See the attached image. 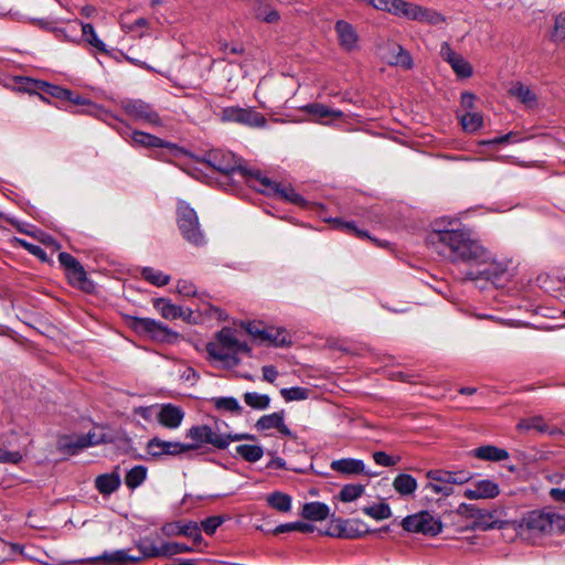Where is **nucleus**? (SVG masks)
Listing matches in <instances>:
<instances>
[{
  "instance_id": "1",
  "label": "nucleus",
  "mask_w": 565,
  "mask_h": 565,
  "mask_svg": "<svg viewBox=\"0 0 565 565\" xmlns=\"http://www.w3.org/2000/svg\"><path fill=\"white\" fill-rule=\"evenodd\" d=\"M455 221H436L427 235V244L451 263H484L487 249L466 227H454Z\"/></svg>"
},
{
  "instance_id": "2",
  "label": "nucleus",
  "mask_w": 565,
  "mask_h": 565,
  "mask_svg": "<svg viewBox=\"0 0 565 565\" xmlns=\"http://www.w3.org/2000/svg\"><path fill=\"white\" fill-rule=\"evenodd\" d=\"M206 352L211 360L223 367L233 369L241 363L239 353L249 354L250 348L236 338L234 330L223 328L216 333L215 340L206 344Z\"/></svg>"
},
{
  "instance_id": "3",
  "label": "nucleus",
  "mask_w": 565,
  "mask_h": 565,
  "mask_svg": "<svg viewBox=\"0 0 565 565\" xmlns=\"http://www.w3.org/2000/svg\"><path fill=\"white\" fill-rule=\"evenodd\" d=\"M136 547L140 552V556H130L124 550L115 552H105L100 556L90 559L92 563L102 562L104 565H125L128 563L138 564L145 558L162 557V543L158 544L157 540L151 536L140 537L136 542Z\"/></svg>"
},
{
  "instance_id": "4",
  "label": "nucleus",
  "mask_w": 565,
  "mask_h": 565,
  "mask_svg": "<svg viewBox=\"0 0 565 565\" xmlns=\"http://www.w3.org/2000/svg\"><path fill=\"white\" fill-rule=\"evenodd\" d=\"M204 162L210 167L222 173L225 179H230L233 173L241 174L249 186L255 181V175L258 171L248 170L241 166L239 159L231 151L221 149H213L205 153Z\"/></svg>"
},
{
  "instance_id": "5",
  "label": "nucleus",
  "mask_w": 565,
  "mask_h": 565,
  "mask_svg": "<svg viewBox=\"0 0 565 565\" xmlns=\"http://www.w3.org/2000/svg\"><path fill=\"white\" fill-rule=\"evenodd\" d=\"M177 224L182 237L191 245L203 246L206 243L199 216L193 207L184 201L177 206Z\"/></svg>"
},
{
  "instance_id": "6",
  "label": "nucleus",
  "mask_w": 565,
  "mask_h": 565,
  "mask_svg": "<svg viewBox=\"0 0 565 565\" xmlns=\"http://www.w3.org/2000/svg\"><path fill=\"white\" fill-rule=\"evenodd\" d=\"M254 175L255 181L252 188H254L255 190L267 195L278 196L297 206L307 205V201L305 200V198L297 193L290 184L274 182L269 178L263 175L260 172H257V174Z\"/></svg>"
},
{
  "instance_id": "7",
  "label": "nucleus",
  "mask_w": 565,
  "mask_h": 565,
  "mask_svg": "<svg viewBox=\"0 0 565 565\" xmlns=\"http://www.w3.org/2000/svg\"><path fill=\"white\" fill-rule=\"evenodd\" d=\"M119 105L122 111L136 122L150 127H161L163 125L153 106L142 99L124 98Z\"/></svg>"
},
{
  "instance_id": "8",
  "label": "nucleus",
  "mask_w": 565,
  "mask_h": 565,
  "mask_svg": "<svg viewBox=\"0 0 565 565\" xmlns=\"http://www.w3.org/2000/svg\"><path fill=\"white\" fill-rule=\"evenodd\" d=\"M402 526L405 531L420 533L428 536H436L443 530L439 519H436L427 511H422L403 519Z\"/></svg>"
},
{
  "instance_id": "9",
  "label": "nucleus",
  "mask_w": 565,
  "mask_h": 565,
  "mask_svg": "<svg viewBox=\"0 0 565 565\" xmlns=\"http://www.w3.org/2000/svg\"><path fill=\"white\" fill-rule=\"evenodd\" d=\"M375 532V530H370L367 525L359 519H337L331 522L327 534L339 539L355 540L361 539L369 533Z\"/></svg>"
},
{
  "instance_id": "10",
  "label": "nucleus",
  "mask_w": 565,
  "mask_h": 565,
  "mask_svg": "<svg viewBox=\"0 0 565 565\" xmlns=\"http://www.w3.org/2000/svg\"><path fill=\"white\" fill-rule=\"evenodd\" d=\"M223 122H236L248 127L260 128L266 125V118L263 114L253 108L225 107L221 111Z\"/></svg>"
},
{
  "instance_id": "11",
  "label": "nucleus",
  "mask_w": 565,
  "mask_h": 565,
  "mask_svg": "<svg viewBox=\"0 0 565 565\" xmlns=\"http://www.w3.org/2000/svg\"><path fill=\"white\" fill-rule=\"evenodd\" d=\"M130 326L136 332L148 334L158 341H169L171 337L175 335L168 327L151 318L135 317L131 319Z\"/></svg>"
},
{
  "instance_id": "12",
  "label": "nucleus",
  "mask_w": 565,
  "mask_h": 565,
  "mask_svg": "<svg viewBox=\"0 0 565 565\" xmlns=\"http://www.w3.org/2000/svg\"><path fill=\"white\" fill-rule=\"evenodd\" d=\"M161 532L163 535L171 536H186L193 540V543L200 546L204 543L199 524L194 521L183 522L175 521L162 525Z\"/></svg>"
},
{
  "instance_id": "13",
  "label": "nucleus",
  "mask_w": 565,
  "mask_h": 565,
  "mask_svg": "<svg viewBox=\"0 0 565 565\" xmlns=\"http://www.w3.org/2000/svg\"><path fill=\"white\" fill-rule=\"evenodd\" d=\"M192 446H185L180 441H168L158 437L151 438L146 446L147 452L153 458L162 456L177 457L184 452L191 451Z\"/></svg>"
},
{
  "instance_id": "14",
  "label": "nucleus",
  "mask_w": 565,
  "mask_h": 565,
  "mask_svg": "<svg viewBox=\"0 0 565 565\" xmlns=\"http://www.w3.org/2000/svg\"><path fill=\"white\" fill-rule=\"evenodd\" d=\"M558 519L555 513L536 510L529 512L523 519V523L529 531L535 534H545L552 532L554 522Z\"/></svg>"
},
{
  "instance_id": "15",
  "label": "nucleus",
  "mask_w": 565,
  "mask_h": 565,
  "mask_svg": "<svg viewBox=\"0 0 565 565\" xmlns=\"http://www.w3.org/2000/svg\"><path fill=\"white\" fill-rule=\"evenodd\" d=\"M255 436L250 434H226L221 433L217 426V422H215V427L210 426V433L207 438V444L212 445L214 448L218 450L226 449L232 441L238 440H254Z\"/></svg>"
},
{
  "instance_id": "16",
  "label": "nucleus",
  "mask_w": 565,
  "mask_h": 565,
  "mask_svg": "<svg viewBox=\"0 0 565 565\" xmlns=\"http://www.w3.org/2000/svg\"><path fill=\"white\" fill-rule=\"evenodd\" d=\"M23 81L26 84L25 89L30 92L40 90L61 100H65V98H71L72 96V90L50 84L44 81H36L28 77L23 78Z\"/></svg>"
},
{
  "instance_id": "17",
  "label": "nucleus",
  "mask_w": 565,
  "mask_h": 565,
  "mask_svg": "<svg viewBox=\"0 0 565 565\" xmlns=\"http://www.w3.org/2000/svg\"><path fill=\"white\" fill-rule=\"evenodd\" d=\"M499 484L489 479L479 480L472 489L465 491V497L470 500L493 499L499 495Z\"/></svg>"
},
{
  "instance_id": "18",
  "label": "nucleus",
  "mask_w": 565,
  "mask_h": 565,
  "mask_svg": "<svg viewBox=\"0 0 565 565\" xmlns=\"http://www.w3.org/2000/svg\"><path fill=\"white\" fill-rule=\"evenodd\" d=\"M334 30L341 47L349 52L356 47L359 36L352 24L344 20H339L335 22Z\"/></svg>"
},
{
  "instance_id": "19",
  "label": "nucleus",
  "mask_w": 565,
  "mask_h": 565,
  "mask_svg": "<svg viewBox=\"0 0 565 565\" xmlns=\"http://www.w3.org/2000/svg\"><path fill=\"white\" fill-rule=\"evenodd\" d=\"M427 479L436 481H448L451 488L455 484H463L471 479L470 472L467 471H449V470H429L426 473Z\"/></svg>"
},
{
  "instance_id": "20",
  "label": "nucleus",
  "mask_w": 565,
  "mask_h": 565,
  "mask_svg": "<svg viewBox=\"0 0 565 565\" xmlns=\"http://www.w3.org/2000/svg\"><path fill=\"white\" fill-rule=\"evenodd\" d=\"M184 413L178 406L166 404L158 414V422L170 429H174L181 425Z\"/></svg>"
},
{
  "instance_id": "21",
  "label": "nucleus",
  "mask_w": 565,
  "mask_h": 565,
  "mask_svg": "<svg viewBox=\"0 0 565 565\" xmlns=\"http://www.w3.org/2000/svg\"><path fill=\"white\" fill-rule=\"evenodd\" d=\"M303 111L311 115L316 119H318L322 124H328L329 118L331 119H340L343 117V113L339 109H332L323 104L313 103L308 104L303 108Z\"/></svg>"
},
{
  "instance_id": "22",
  "label": "nucleus",
  "mask_w": 565,
  "mask_h": 565,
  "mask_svg": "<svg viewBox=\"0 0 565 565\" xmlns=\"http://www.w3.org/2000/svg\"><path fill=\"white\" fill-rule=\"evenodd\" d=\"M130 140L132 145L145 148H167L171 146L170 142L140 130L132 131L130 135Z\"/></svg>"
},
{
  "instance_id": "23",
  "label": "nucleus",
  "mask_w": 565,
  "mask_h": 565,
  "mask_svg": "<svg viewBox=\"0 0 565 565\" xmlns=\"http://www.w3.org/2000/svg\"><path fill=\"white\" fill-rule=\"evenodd\" d=\"M472 455L478 459L493 462L503 461L509 458V452L505 449L493 445L480 446L472 450Z\"/></svg>"
},
{
  "instance_id": "24",
  "label": "nucleus",
  "mask_w": 565,
  "mask_h": 565,
  "mask_svg": "<svg viewBox=\"0 0 565 565\" xmlns=\"http://www.w3.org/2000/svg\"><path fill=\"white\" fill-rule=\"evenodd\" d=\"M333 471L343 475H360L364 471V462L360 459L343 458L333 460L330 465Z\"/></svg>"
},
{
  "instance_id": "25",
  "label": "nucleus",
  "mask_w": 565,
  "mask_h": 565,
  "mask_svg": "<svg viewBox=\"0 0 565 565\" xmlns=\"http://www.w3.org/2000/svg\"><path fill=\"white\" fill-rule=\"evenodd\" d=\"M120 487V477L118 472L99 475L95 479V488L103 495H109Z\"/></svg>"
},
{
  "instance_id": "26",
  "label": "nucleus",
  "mask_w": 565,
  "mask_h": 565,
  "mask_svg": "<svg viewBox=\"0 0 565 565\" xmlns=\"http://www.w3.org/2000/svg\"><path fill=\"white\" fill-rule=\"evenodd\" d=\"M413 21L424 22L431 25L444 23L446 18L438 11L429 8L415 4L414 12L412 14Z\"/></svg>"
},
{
  "instance_id": "27",
  "label": "nucleus",
  "mask_w": 565,
  "mask_h": 565,
  "mask_svg": "<svg viewBox=\"0 0 565 565\" xmlns=\"http://www.w3.org/2000/svg\"><path fill=\"white\" fill-rule=\"evenodd\" d=\"M259 343H266L274 347H284L290 343V339L284 329L266 327L263 331Z\"/></svg>"
},
{
  "instance_id": "28",
  "label": "nucleus",
  "mask_w": 565,
  "mask_h": 565,
  "mask_svg": "<svg viewBox=\"0 0 565 565\" xmlns=\"http://www.w3.org/2000/svg\"><path fill=\"white\" fill-rule=\"evenodd\" d=\"M509 93L529 108H533L537 105L535 93L529 86L520 82L513 84Z\"/></svg>"
},
{
  "instance_id": "29",
  "label": "nucleus",
  "mask_w": 565,
  "mask_h": 565,
  "mask_svg": "<svg viewBox=\"0 0 565 565\" xmlns=\"http://www.w3.org/2000/svg\"><path fill=\"white\" fill-rule=\"evenodd\" d=\"M330 509L322 502H309L302 507L301 515L311 521H323L329 516Z\"/></svg>"
},
{
  "instance_id": "30",
  "label": "nucleus",
  "mask_w": 565,
  "mask_h": 565,
  "mask_svg": "<svg viewBox=\"0 0 565 565\" xmlns=\"http://www.w3.org/2000/svg\"><path fill=\"white\" fill-rule=\"evenodd\" d=\"M210 433L209 425H195L188 429L185 436L191 439L192 444H185V446H192L191 450L199 449L202 445L207 444Z\"/></svg>"
},
{
  "instance_id": "31",
  "label": "nucleus",
  "mask_w": 565,
  "mask_h": 565,
  "mask_svg": "<svg viewBox=\"0 0 565 565\" xmlns=\"http://www.w3.org/2000/svg\"><path fill=\"white\" fill-rule=\"evenodd\" d=\"M393 488L401 495H409L415 492L417 488V481L411 475L399 473L393 481Z\"/></svg>"
},
{
  "instance_id": "32",
  "label": "nucleus",
  "mask_w": 565,
  "mask_h": 565,
  "mask_svg": "<svg viewBox=\"0 0 565 565\" xmlns=\"http://www.w3.org/2000/svg\"><path fill=\"white\" fill-rule=\"evenodd\" d=\"M66 276L72 286L77 287L84 291H88L92 287V284L87 279L86 271L81 264L66 271Z\"/></svg>"
},
{
  "instance_id": "33",
  "label": "nucleus",
  "mask_w": 565,
  "mask_h": 565,
  "mask_svg": "<svg viewBox=\"0 0 565 565\" xmlns=\"http://www.w3.org/2000/svg\"><path fill=\"white\" fill-rule=\"evenodd\" d=\"M57 450L64 455H75L85 447L82 446L79 436H61L57 440Z\"/></svg>"
},
{
  "instance_id": "34",
  "label": "nucleus",
  "mask_w": 565,
  "mask_h": 565,
  "mask_svg": "<svg viewBox=\"0 0 565 565\" xmlns=\"http://www.w3.org/2000/svg\"><path fill=\"white\" fill-rule=\"evenodd\" d=\"M147 478V468L138 465L127 471L125 483L129 489H136L143 483Z\"/></svg>"
},
{
  "instance_id": "35",
  "label": "nucleus",
  "mask_w": 565,
  "mask_h": 565,
  "mask_svg": "<svg viewBox=\"0 0 565 565\" xmlns=\"http://www.w3.org/2000/svg\"><path fill=\"white\" fill-rule=\"evenodd\" d=\"M236 454L248 462H256L264 456V449L258 445H238L236 447Z\"/></svg>"
},
{
  "instance_id": "36",
  "label": "nucleus",
  "mask_w": 565,
  "mask_h": 565,
  "mask_svg": "<svg viewBox=\"0 0 565 565\" xmlns=\"http://www.w3.org/2000/svg\"><path fill=\"white\" fill-rule=\"evenodd\" d=\"M81 26H82V35L84 38V40L92 46H94L97 51H99L100 53H107V49H106V45L105 43L99 40V38L97 36L96 32H95V29L93 26V24L90 23H84V22H81L79 23Z\"/></svg>"
},
{
  "instance_id": "37",
  "label": "nucleus",
  "mask_w": 565,
  "mask_h": 565,
  "mask_svg": "<svg viewBox=\"0 0 565 565\" xmlns=\"http://www.w3.org/2000/svg\"><path fill=\"white\" fill-rule=\"evenodd\" d=\"M202 552L201 547H193L178 542H162V557H172L181 553Z\"/></svg>"
},
{
  "instance_id": "38",
  "label": "nucleus",
  "mask_w": 565,
  "mask_h": 565,
  "mask_svg": "<svg viewBox=\"0 0 565 565\" xmlns=\"http://www.w3.org/2000/svg\"><path fill=\"white\" fill-rule=\"evenodd\" d=\"M154 308L161 313V316L166 319H177L182 316L181 307H178L166 299H157L154 301Z\"/></svg>"
},
{
  "instance_id": "39",
  "label": "nucleus",
  "mask_w": 565,
  "mask_h": 565,
  "mask_svg": "<svg viewBox=\"0 0 565 565\" xmlns=\"http://www.w3.org/2000/svg\"><path fill=\"white\" fill-rule=\"evenodd\" d=\"M284 411L264 415L256 422L255 427L258 430H268L271 428L277 429L280 423L284 420Z\"/></svg>"
},
{
  "instance_id": "40",
  "label": "nucleus",
  "mask_w": 565,
  "mask_h": 565,
  "mask_svg": "<svg viewBox=\"0 0 565 565\" xmlns=\"http://www.w3.org/2000/svg\"><path fill=\"white\" fill-rule=\"evenodd\" d=\"M415 4L405 0H392L388 13L412 20Z\"/></svg>"
},
{
  "instance_id": "41",
  "label": "nucleus",
  "mask_w": 565,
  "mask_h": 565,
  "mask_svg": "<svg viewBox=\"0 0 565 565\" xmlns=\"http://www.w3.org/2000/svg\"><path fill=\"white\" fill-rule=\"evenodd\" d=\"M267 502L273 509L279 512H288L291 509V498L281 492H274L269 494Z\"/></svg>"
},
{
  "instance_id": "42",
  "label": "nucleus",
  "mask_w": 565,
  "mask_h": 565,
  "mask_svg": "<svg viewBox=\"0 0 565 565\" xmlns=\"http://www.w3.org/2000/svg\"><path fill=\"white\" fill-rule=\"evenodd\" d=\"M243 397L245 404L254 409H266L270 403V397L266 394L247 392Z\"/></svg>"
},
{
  "instance_id": "43",
  "label": "nucleus",
  "mask_w": 565,
  "mask_h": 565,
  "mask_svg": "<svg viewBox=\"0 0 565 565\" xmlns=\"http://www.w3.org/2000/svg\"><path fill=\"white\" fill-rule=\"evenodd\" d=\"M141 275L147 281L158 287L166 286L170 281V276L164 275L162 271H159L152 267H145L141 271Z\"/></svg>"
},
{
  "instance_id": "44",
  "label": "nucleus",
  "mask_w": 565,
  "mask_h": 565,
  "mask_svg": "<svg viewBox=\"0 0 565 565\" xmlns=\"http://www.w3.org/2000/svg\"><path fill=\"white\" fill-rule=\"evenodd\" d=\"M518 428L521 430L534 429L542 434H544L545 431H550V425L547 423H545V420L540 416H535V417H531V418L521 420L518 424Z\"/></svg>"
},
{
  "instance_id": "45",
  "label": "nucleus",
  "mask_w": 565,
  "mask_h": 565,
  "mask_svg": "<svg viewBox=\"0 0 565 565\" xmlns=\"http://www.w3.org/2000/svg\"><path fill=\"white\" fill-rule=\"evenodd\" d=\"M460 124L465 131L475 132L482 126L483 118L479 113H467L460 117Z\"/></svg>"
},
{
  "instance_id": "46",
  "label": "nucleus",
  "mask_w": 565,
  "mask_h": 565,
  "mask_svg": "<svg viewBox=\"0 0 565 565\" xmlns=\"http://www.w3.org/2000/svg\"><path fill=\"white\" fill-rule=\"evenodd\" d=\"M364 492V486L356 483V484H345L340 493L339 499L342 502H352L359 499Z\"/></svg>"
},
{
  "instance_id": "47",
  "label": "nucleus",
  "mask_w": 565,
  "mask_h": 565,
  "mask_svg": "<svg viewBox=\"0 0 565 565\" xmlns=\"http://www.w3.org/2000/svg\"><path fill=\"white\" fill-rule=\"evenodd\" d=\"M396 53L393 54L390 60L391 65L401 66L405 70H411L413 67V58L407 51H405L402 46H395Z\"/></svg>"
},
{
  "instance_id": "48",
  "label": "nucleus",
  "mask_w": 565,
  "mask_h": 565,
  "mask_svg": "<svg viewBox=\"0 0 565 565\" xmlns=\"http://www.w3.org/2000/svg\"><path fill=\"white\" fill-rule=\"evenodd\" d=\"M363 513L375 519V520H385L392 515L391 508L387 503H379L371 507H365L362 509Z\"/></svg>"
},
{
  "instance_id": "49",
  "label": "nucleus",
  "mask_w": 565,
  "mask_h": 565,
  "mask_svg": "<svg viewBox=\"0 0 565 565\" xmlns=\"http://www.w3.org/2000/svg\"><path fill=\"white\" fill-rule=\"evenodd\" d=\"M214 407L218 411H225L231 413H241L242 407L234 397H214L212 398Z\"/></svg>"
},
{
  "instance_id": "50",
  "label": "nucleus",
  "mask_w": 565,
  "mask_h": 565,
  "mask_svg": "<svg viewBox=\"0 0 565 565\" xmlns=\"http://www.w3.org/2000/svg\"><path fill=\"white\" fill-rule=\"evenodd\" d=\"M310 390L307 387H289L280 390V395L286 402L303 401L309 397Z\"/></svg>"
},
{
  "instance_id": "51",
  "label": "nucleus",
  "mask_w": 565,
  "mask_h": 565,
  "mask_svg": "<svg viewBox=\"0 0 565 565\" xmlns=\"http://www.w3.org/2000/svg\"><path fill=\"white\" fill-rule=\"evenodd\" d=\"M449 65L451 66L452 71L456 73L458 77L468 78L472 75V66L460 54Z\"/></svg>"
},
{
  "instance_id": "52",
  "label": "nucleus",
  "mask_w": 565,
  "mask_h": 565,
  "mask_svg": "<svg viewBox=\"0 0 565 565\" xmlns=\"http://www.w3.org/2000/svg\"><path fill=\"white\" fill-rule=\"evenodd\" d=\"M552 42H562L565 40V12H561L554 19V26L550 34Z\"/></svg>"
},
{
  "instance_id": "53",
  "label": "nucleus",
  "mask_w": 565,
  "mask_h": 565,
  "mask_svg": "<svg viewBox=\"0 0 565 565\" xmlns=\"http://www.w3.org/2000/svg\"><path fill=\"white\" fill-rule=\"evenodd\" d=\"M425 489L430 490L435 494H440L443 497H449L454 493V488L447 481H436L429 480L426 484Z\"/></svg>"
},
{
  "instance_id": "54",
  "label": "nucleus",
  "mask_w": 565,
  "mask_h": 565,
  "mask_svg": "<svg viewBox=\"0 0 565 565\" xmlns=\"http://www.w3.org/2000/svg\"><path fill=\"white\" fill-rule=\"evenodd\" d=\"M333 223L335 224V226L338 228H341V230L345 231L347 233L353 234L356 237H360V238L370 237L367 232L359 230L356 224L353 221L348 222V221H343L341 218H334Z\"/></svg>"
},
{
  "instance_id": "55",
  "label": "nucleus",
  "mask_w": 565,
  "mask_h": 565,
  "mask_svg": "<svg viewBox=\"0 0 565 565\" xmlns=\"http://www.w3.org/2000/svg\"><path fill=\"white\" fill-rule=\"evenodd\" d=\"M79 438L82 441V446H84L85 448L106 443L105 435L96 433L95 430H92L85 435H81Z\"/></svg>"
},
{
  "instance_id": "56",
  "label": "nucleus",
  "mask_w": 565,
  "mask_h": 565,
  "mask_svg": "<svg viewBox=\"0 0 565 565\" xmlns=\"http://www.w3.org/2000/svg\"><path fill=\"white\" fill-rule=\"evenodd\" d=\"M242 327L244 328V330L249 334L252 335L256 341L259 342L260 338H262V334H263V331L265 330L266 326H264L263 322L260 321H248V322H244L242 323Z\"/></svg>"
},
{
  "instance_id": "57",
  "label": "nucleus",
  "mask_w": 565,
  "mask_h": 565,
  "mask_svg": "<svg viewBox=\"0 0 565 565\" xmlns=\"http://www.w3.org/2000/svg\"><path fill=\"white\" fill-rule=\"evenodd\" d=\"M17 242L19 243L20 246H22L24 249H26L32 255L36 256L41 260H46V257H47L46 252L41 246L29 243L21 238H17Z\"/></svg>"
},
{
  "instance_id": "58",
  "label": "nucleus",
  "mask_w": 565,
  "mask_h": 565,
  "mask_svg": "<svg viewBox=\"0 0 565 565\" xmlns=\"http://www.w3.org/2000/svg\"><path fill=\"white\" fill-rule=\"evenodd\" d=\"M223 521L222 516H210L201 522V526L207 535H212L222 525Z\"/></svg>"
},
{
  "instance_id": "59",
  "label": "nucleus",
  "mask_w": 565,
  "mask_h": 565,
  "mask_svg": "<svg viewBox=\"0 0 565 565\" xmlns=\"http://www.w3.org/2000/svg\"><path fill=\"white\" fill-rule=\"evenodd\" d=\"M373 460L379 466L393 467L399 461V458H394L384 451H375L373 454Z\"/></svg>"
},
{
  "instance_id": "60",
  "label": "nucleus",
  "mask_w": 565,
  "mask_h": 565,
  "mask_svg": "<svg viewBox=\"0 0 565 565\" xmlns=\"http://www.w3.org/2000/svg\"><path fill=\"white\" fill-rule=\"evenodd\" d=\"M23 456L20 451H10L0 448V462L18 465L22 461Z\"/></svg>"
},
{
  "instance_id": "61",
  "label": "nucleus",
  "mask_w": 565,
  "mask_h": 565,
  "mask_svg": "<svg viewBox=\"0 0 565 565\" xmlns=\"http://www.w3.org/2000/svg\"><path fill=\"white\" fill-rule=\"evenodd\" d=\"M65 100L71 102L74 105L86 106V113L88 114H95L98 110L96 105L90 103L88 99L79 96L78 94H74L73 92L71 98H65Z\"/></svg>"
},
{
  "instance_id": "62",
  "label": "nucleus",
  "mask_w": 565,
  "mask_h": 565,
  "mask_svg": "<svg viewBox=\"0 0 565 565\" xmlns=\"http://www.w3.org/2000/svg\"><path fill=\"white\" fill-rule=\"evenodd\" d=\"M177 291L182 296L192 297L196 294V288L192 281L181 279L177 284Z\"/></svg>"
},
{
  "instance_id": "63",
  "label": "nucleus",
  "mask_w": 565,
  "mask_h": 565,
  "mask_svg": "<svg viewBox=\"0 0 565 565\" xmlns=\"http://www.w3.org/2000/svg\"><path fill=\"white\" fill-rule=\"evenodd\" d=\"M58 262L66 271L81 264L73 255L66 252H61L58 254Z\"/></svg>"
},
{
  "instance_id": "64",
  "label": "nucleus",
  "mask_w": 565,
  "mask_h": 565,
  "mask_svg": "<svg viewBox=\"0 0 565 565\" xmlns=\"http://www.w3.org/2000/svg\"><path fill=\"white\" fill-rule=\"evenodd\" d=\"M459 53L455 52L448 42H443L440 46V56L443 60L451 64Z\"/></svg>"
}]
</instances>
